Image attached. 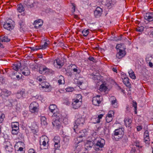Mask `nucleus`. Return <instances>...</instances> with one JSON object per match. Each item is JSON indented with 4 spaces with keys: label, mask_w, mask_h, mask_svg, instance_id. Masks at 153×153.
<instances>
[{
    "label": "nucleus",
    "mask_w": 153,
    "mask_h": 153,
    "mask_svg": "<svg viewBox=\"0 0 153 153\" xmlns=\"http://www.w3.org/2000/svg\"><path fill=\"white\" fill-rule=\"evenodd\" d=\"M94 146V148L96 151L101 150L105 144V140L100 137L95 138L93 141Z\"/></svg>",
    "instance_id": "1"
},
{
    "label": "nucleus",
    "mask_w": 153,
    "mask_h": 153,
    "mask_svg": "<svg viewBox=\"0 0 153 153\" xmlns=\"http://www.w3.org/2000/svg\"><path fill=\"white\" fill-rule=\"evenodd\" d=\"M124 129L122 128L116 129L114 131L113 137L115 140L118 141L123 137L124 134Z\"/></svg>",
    "instance_id": "2"
},
{
    "label": "nucleus",
    "mask_w": 153,
    "mask_h": 153,
    "mask_svg": "<svg viewBox=\"0 0 153 153\" xmlns=\"http://www.w3.org/2000/svg\"><path fill=\"white\" fill-rule=\"evenodd\" d=\"M59 115V113H54L52 116V117H53L52 122V125L56 127L59 129L61 127Z\"/></svg>",
    "instance_id": "3"
},
{
    "label": "nucleus",
    "mask_w": 153,
    "mask_h": 153,
    "mask_svg": "<svg viewBox=\"0 0 153 153\" xmlns=\"http://www.w3.org/2000/svg\"><path fill=\"white\" fill-rule=\"evenodd\" d=\"M85 120L84 118L81 117L77 118L75 121L73 127L74 130L78 128H82Z\"/></svg>",
    "instance_id": "4"
},
{
    "label": "nucleus",
    "mask_w": 153,
    "mask_h": 153,
    "mask_svg": "<svg viewBox=\"0 0 153 153\" xmlns=\"http://www.w3.org/2000/svg\"><path fill=\"white\" fill-rule=\"evenodd\" d=\"M14 22L12 20H7L4 22L3 25L4 28L9 31H11L14 27Z\"/></svg>",
    "instance_id": "5"
},
{
    "label": "nucleus",
    "mask_w": 153,
    "mask_h": 153,
    "mask_svg": "<svg viewBox=\"0 0 153 153\" xmlns=\"http://www.w3.org/2000/svg\"><path fill=\"white\" fill-rule=\"evenodd\" d=\"M19 126L18 122H12L11 123V133L13 134L16 135L18 134L19 131Z\"/></svg>",
    "instance_id": "6"
},
{
    "label": "nucleus",
    "mask_w": 153,
    "mask_h": 153,
    "mask_svg": "<svg viewBox=\"0 0 153 153\" xmlns=\"http://www.w3.org/2000/svg\"><path fill=\"white\" fill-rule=\"evenodd\" d=\"M38 104L36 102H32L29 106L30 111L33 113L37 112L39 111Z\"/></svg>",
    "instance_id": "7"
},
{
    "label": "nucleus",
    "mask_w": 153,
    "mask_h": 153,
    "mask_svg": "<svg viewBox=\"0 0 153 153\" xmlns=\"http://www.w3.org/2000/svg\"><path fill=\"white\" fill-rule=\"evenodd\" d=\"M121 46L122 45L120 44H117L116 46V48L117 49H119V51L116 55V57L119 59L124 56L126 54L124 51L120 49L121 48Z\"/></svg>",
    "instance_id": "8"
},
{
    "label": "nucleus",
    "mask_w": 153,
    "mask_h": 153,
    "mask_svg": "<svg viewBox=\"0 0 153 153\" xmlns=\"http://www.w3.org/2000/svg\"><path fill=\"white\" fill-rule=\"evenodd\" d=\"M82 129V128H78L74 130L76 133L78 134V136L83 137L86 135L87 132L86 130L81 129Z\"/></svg>",
    "instance_id": "9"
},
{
    "label": "nucleus",
    "mask_w": 153,
    "mask_h": 153,
    "mask_svg": "<svg viewBox=\"0 0 153 153\" xmlns=\"http://www.w3.org/2000/svg\"><path fill=\"white\" fill-rule=\"evenodd\" d=\"M102 10L100 7H97L94 12L95 17L96 18L100 17L102 14Z\"/></svg>",
    "instance_id": "10"
},
{
    "label": "nucleus",
    "mask_w": 153,
    "mask_h": 153,
    "mask_svg": "<svg viewBox=\"0 0 153 153\" xmlns=\"http://www.w3.org/2000/svg\"><path fill=\"white\" fill-rule=\"evenodd\" d=\"M81 102L78 99L74 100L72 103L73 108L74 109H77L81 106Z\"/></svg>",
    "instance_id": "11"
},
{
    "label": "nucleus",
    "mask_w": 153,
    "mask_h": 153,
    "mask_svg": "<svg viewBox=\"0 0 153 153\" xmlns=\"http://www.w3.org/2000/svg\"><path fill=\"white\" fill-rule=\"evenodd\" d=\"M100 95H97L96 96L93 97L92 102L95 105L98 106L101 103V101L100 100Z\"/></svg>",
    "instance_id": "12"
},
{
    "label": "nucleus",
    "mask_w": 153,
    "mask_h": 153,
    "mask_svg": "<svg viewBox=\"0 0 153 153\" xmlns=\"http://www.w3.org/2000/svg\"><path fill=\"white\" fill-rule=\"evenodd\" d=\"M4 147L7 151L9 152H11L13 151V147L10 143L9 142L4 143Z\"/></svg>",
    "instance_id": "13"
},
{
    "label": "nucleus",
    "mask_w": 153,
    "mask_h": 153,
    "mask_svg": "<svg viewBox=\"0 0 153 153\" xmlns=\"http://www.w3.org/2000/svg\"><path fill=\"white\" fill-rule=\"evenodd\" d=\"M30 128L32 132L34 134H36L38 131V127L35 122L32 123Z\"/></svg>",
    "instance_id": "14"
},
{
    "label": "nucleus",
    "mask_w": 153,
    "mask_h": 153,
    "mask_svg": "<svg viewBox=\"0 0 153 153\" xmlns=\"http://www.w3.org/2000/svg\"><path fill=\"white\" fill-rule=\"evenodd\" d=\"M145 19L151 22L153 21V12L146 13L144 15Z\"/></svg>",
    "instance_id": "15"
},
{
    "label": "nucleus",
    "mask_w": 153,
    "mask_h": 153,
    "mask_svg": "<svg viewBox=\"0 0 153 153\" xmlns=\"http://www.w3.org/2000/svg\"><path fill=\"white\" fill-rule=\"evenodd\" d=\"M11 93L10 91L5 89H3L1 90V96L3 98L5 97H8V96L11 94Z\"/></svg>",
    "instance_id": "16"
},
{
    "label": "nucleus",
    "mask_w": 153,
    "mask_h": 153,
    "mask_svg": "<svg viewBox=\"0 0 153 153\" xmlns=\"http://www.w3.org/2000/svg\"><path fill=\"white\" fill-rule=\"evenodd\" d=\"M42 24V21L40 19L35 20L33 23V25H34V27L36 28H37L40 27Z\"/></svg>",
    "instance_id": "17"
},
{
    "label": "nucleus",
    "mask_w": 153,
    "mask_h": 153,
    "mask_svg": "<svg viewBox=\"0 0 153 153\" xmlns=\"http://www.w3.org/2000/svg\"><path fill=\"white\" fill-rule=\"evenodd\" d=\"M111 105L114 108H117V101L115 97L114 96H111L110 99Z\"/></svg>",
    "instance_id": "18"
},
{
    "label": "nucleus",
    "mask_w": 153,
    "mask_h": 153,
    "mask_svg": "<svg viewBox=\"0 0 153 153\" xmlns=\"http://www.w3.org/2000/svg\"><path fill=\"white\" fill-rule=\"evenodd\" d=\"M25 94V91L24 90H21L16 93V97L18 99H22L24 98Z\"/></svg>",
    "instance_id": "19"
},
{
    "label": "nucleus",
    "mask_w": 153,
    "mask_h": 153,
    "mask_svg": "<svg viewBox=\"0 0 153 153\" xmlns=\"http://www.w3.org/2000/svg\"><path fill=\"white\" fill-rule=\"evenodd\" d=\"M125 126L126 127H130L132 123V120L131 118L126 117L124 120Z\"/></svg>",
    "instance_id": "20"
},
{
    "label": "nucleus",
    "mask_w": 153,
    "mask_h": 153,
    "mask_svg": "<svg viewBox=\"0 0 153 153\" xmlns=\"http://www.w3.org/2000/svg\"><path fill=\"white\" fill-rule=\"evenodd\" d=\"M80 137V136H79L75 139V142L76 144L75 146V147L76 148H76L79 146V148L80 147L79 145L78 146L77 145L80 143L82 142V137Z\"/></svg>",
    "instance_id": "21"
},
{
    "label": "nucleus",
    "mask_w": 153,
    "mask_h": 153,
    "mask_svg": "<svg viewBox=\"0 0 153 153\" xmlns=\"http://www.w3.org/2000/svg\"><path fill=\"white\" fill-rule=\"evenodd\" d=\"M132 147H135V149H137L139 151H141L142 149V146L139 142H136L132 146Z\"/></svg>",
    "instance_id": "22"
},
{
    "label": "nucleus",
    "mask_w": 153,
    "mask_h": 153,
    "mask_svg": "<svg viewBox=\"0 0 153 153\" xmlns=\"http://www.w3.org/2000/svg\"><path fill=\"white\" fill-rule=\"evenodd\" d=\"M49 142L48 138L47 139V140L45 141L44 142H40V148L41 149H45V147H46L47 145V143H48Z\"/></svg>",
    "instance_id": "23"
},
{
    "label": "nucleus",
    "mask_w": 153,
    "mask_h": 153,
    "mask_svg": "<svg viewBox=\"0 0 153 153\" xmlns=\"http://www.w3.org/2000/svg\"><path fill=\"white\" fill-rule=\"evenodd\" d=\"M10 41V39L7 36H2L0 37V42H8Z\"/></svg>",
    "instance_id": "24"
},
{
    "label": "nucleus",
    "mask_w": 153,
    "mask_h": 153,
    "mask_svg": "<svg viewBox=\"0 0 153 153\" xmlns=\"http://www.w3.org/2000/svg\"><path fill=\"white\" fill-rule=\"evenodd\" d=\"M50 111L52 113H55V111L57 109V106L55 104H51L49 108Z\"/></svg>",
    "instance_id": "25"
},
{
    "label": "nucleus",
    "mask_w": 153,
    "mask_h": 153,
    "mask_svg": "<svg viewBox=\"0 0 153 153\" xmlns=\"http://www.w3.org/2000/svg\"><path fill=\"white\" fill-rule=\"evenodd\" d=\"M30 73V71L27 67H25L24 69V70H22V74L25 76H27L29 75Z\"/></svg>",
    "instance_id": "26"
},
{
    "label": "nucleus",
    "mask_w": 153,
    "mask_h": 153,
    "mask_svg": "<svg viewBox=\"0 0 153 153\" xmlns=\"http://www.w3.org/2000/svg\"><path fill=\"white\" fill-rule=\"evenodd\" d=\"M123 82L125 85L127 87H129L131 85V84L129 80L128 77H124L123 80Z\"/></svg>",
    "instance_id": "27"
},
{
    "label": "nucleus",
    "mask_w": 153,
    "mask_h": 153,
    "mask_svg": "<svg viewBox=\"0 0 153 153\" xmlns=\"http://www.w3.org/2000/svg\"><path fill=\"white\" fill-rule=\"evenodd\" d=\"M58 82L59 85L65 84L64 78L63 76L62 75L60 76L58 78Z\"/></svg>",
    "instance_id": "28"
},
{
    "label": "nucleus",
    "mask_w": 153,
    "mask_h": 153,
    "mask_svg": "<svg viewBox=\"0 0 153 153\" xmlns=\"http://www.w3.org/2000/svg\"><path fill=\"white\" fill-rule=\"evenodd\" d=\"M41 124L42 126H45L47 125L46 119L44 116L41 117Z\"/></svg>",
    "instance_id": "29"
},
{
    "label": "nucleus",
    "mask_w": 153,
    "mask_h": 153,
    "mask_svg": "<svg viewBox=\"0 0 153 153\" xmlns=\"http://www.w3.org/2000/svg\"><path fill=\"white\" fill-rule=\"evenodd\" d=\"M42 88H48L50 86L49 84L47 82H44L42 83L41 85Z\"/></svg>",
    "instance_id": "30"
},
{
    "label": "nucleus",
    "mask_w": 153,
    "mask_h": 153,
    "mask_svg": "<svg viewBox=\"0 0 153 153\" xmlns=\"http://www.w3.org/2000/svg\"><path fill=\"white\" fill-rule=\"evenodd\" d=\"M45 79V76L42 75L38 76L36 78L37 80L39 82H42V83L44 82Z\"/></svg>",
    "instance_id": "31"
},
{
    "label": "nucleus",
    "mask_w": 153,
    "mask_h": 153,
    "mask_svg": "<svg viewBox=\"0 0 153 153\" xmlns=\"http://www.w3.org/2000/svg\"><path fill=\"white\" fill-rule=\"evenodd\" d=\"M129 75L130 77L133 79H136V76L135 75L134 72L132 70H130L128 72Z\"/></svg>",
    "instance_id": "32"
},
{
    "label": "nucleus",
    "mask_w": 153,
    "mask_h": 153,
    "mask_svg": "<svg viewBox=\"0 0 153 153\" xmlns=\"http://www.w3.org/2000/svg\"><path fill=\"white\" fill-rule=\"evenodd\" d=\"M19 24L20 26V28H22L25 25V18L24 17H22L21 19L19 22Z\"/></svg>",
    "instance_id": "33"
},
{
    "label": "nucleus",
    "mask_w": 153,
    "mask_h": 153,
    "mask_svg": "<svg viewBox=\"0 0 153 153\" xmlns=\"http://www.w3.org/2000/svg\"><path fill=\"white\" fill-rule=\"evenodd\" d=\"M17 7V10L19 12L21 13L24 11V9L21 4L18 5Z\"/></svg>",
    "instance_id": "34"
},
{
    "label": "nucleus",
    "mask_w": 153,
    "mask_h": 153,
    "mask_svg": "<svg viewBox=\"0 0 153 153\" xmlns=\"http://www.w3.org/2000/svg\"><path fill=\"white\" fill-rule=\"evenodd\" d=\"M55 62H56L57 65L59 66V68L62 67L63 65V63L59 59H55V61H54V64H55Z\"/></svg>",
    "instance_id": "35"
},
{
    "label": "nucleus",
    "mask_w": 153,
    "mask_h": 153,
    "mask_svg": "<svg viewBox=\"0 0 153 153\" xmlns=\"http://www.w3.org/2000/svg\"><path fill=\"white\" fill-rule=\"evenodd\" d=\"M20 63H15L14 64L13 66V69L14 70L16 71H18L20 67Z\"/></svg>",
    "instance_id": "36"
},
{
    "label": "nucleus",
    "mask_w": 153,
    "mask_h": 153,
    "mask_svg": "<svg viewBox=\"0 0 153 153\" xmlns=\"http://www.w3.org/2000/svg\"><path fill=\"white\" fill-rule=\"evenodd\" d=\"M37 3L34 2L33 3H31V4H29L28 3L27 5L28 7L32 8L36 7L37 6Z\"/></svg>",
    "instance_id": "37"
},
{
    "label": "nucleus",
    "mask_w": 153,
    "mask_h": 153,
    "mask_svg": "<svg viewBox=\"0 0 153 153\" xmlns=\"http://www.w3.org/2000/svg\"><path fill=\"white\" fill-rule=\"evenodd\" d=\"M107 89V87L103 84H102L100 86V90L101 91H105Z\"/></svg>",
    "instance_id": "38"
},
{
    "label": "nucleus",
    "mask_w": 153,
    "mask_h": 153,
    "mask_svg": "<svg viewBox=\"0 0 153 153\" xmlns=\"http://www.w3.org/2000/svg\"><path fill=\"white\" fill-rule=\"evenodd\" d=\"M103 115L102 114H100L98 115V117H96V119H97V121H95L94 123H99L100 122V120L102 118Z\"/></svg>",
    "instance_id": "39"
},
{
    "label": "nucleus",
    "mask_w": 153,
    "mask_h": 153,
    "mask_svg": "<svg viewBox=\"0 0 153 153\" xmlns=\"http://www.w3.org/2000/svg\"><path fill=\"white\" fill-rule=\"evenodd\" d=\"M49 43L46 42H45L43 45H40V49H45L48 47L49 45Z\"/></svg>",
    "instance_id": "40"
},
{
    "label": "nucleus",
    "mask_w": 153,
    "mask_h": 153,
    "mask_svg": "<svg viewBox=\"0 0 153 153\" xmlns=\"http://www.w3.org/2000/svg\"><path fill=\"white\" fill-rule=\"evenodd\" d=\"M139 150L137 149H135V147H132L130 151V153H138Z\"/></svg>",
    "instance_id": "41"
},
{
    "label": "nucleus",
    "mask_w": 153,
    "mask_h": 153,
    "mask_svg": "<svg viewBox=\"0 0 153 153\" xmlns=\"http://www.w3.org/2000/svg\"><path fill=\"white\" fill-rule=\"evenodd\" d=\"M89 33V31L88 30H83L82 31V34L83 36H86Z\"/></svg>",
    "instance_id": "42"
},
{
    "label": "nucleus",
    "mask_w": 153,
    "mask_h": 153,
    "mask_svg": "<svg viewBox=\"0 0 153 153\" xmlns=\"http://www.w3.org/2000/svg\"><path fill=\"white\" fill-rule=\"evenodd\" d=\"M48 137L46 136H42L40 138L39 142H44L45 140L47 141Z\"/></svg>",
    "instance_id": "43"
},
{
    "label": "nucleus",
    "mask_w": 153,
    "mask_h": 153,
    "mask_svg": "<svg viewBox=\"0 0 153 153\" xmlns=\"http://www.w3.org/2000/svg\"><path fill=\"white\" fill-rule=\"evenodd\" d=\"M144 27L143 26H141L138 27L136 28V30L137 31L139 32H142L144 30Z\"/></svg>",
    "instance_id": "44"
},
{
    "label": "nucleus",
    "mask_w": 153,
    "mask_h": 153,
    "mask_svg": "<svg viewBox=\"0 0 153 153\" xmlns=\"http://www.w3.org/2000/svg\"><path fill=\"white\" fill-rule=\"evenodd\" d=\"M32 51H38L39 50L41 49L39 46H36L34 47H30L29 48Z\"/></svg>",
    "instance_id": "45"
},
{
    "label": "nucleus",
    "mask_w": 153,
    "mask_h": 153,
    "mask_svg": "<svg viewBox=\"0 0 153 153\" xmlns=\"http://www.w3.org/2000/svg\"><path fill=\"white\" fill-rule=\"evenodd\" d=\"M54 141L55 143H60V137L58 136H56L54 138Z\"/></svg>",
    "instance_id": "46"
},
{
    "label": "nucleus",
    "mask_w": 153,
    "mask_h": 153,
    "mask_svg": "<svg viewBox=\"0 0 153 153\" xmlns=\"http://www.w3.org/2000/svg\"><path fill=\"white\" fill-rule=\"evenodd\" d=\"M81 79H80L78 80L77 81V83L78 85L80 86L82 85V83L84 82L85 79H84L82 78H81Z\"/></svg>",
    "instance_id": "47"
},
{
    "label": "nucleus",
    "mask_w": 153,
    "mask_h": 153,
    "mask_svg": "<svg viewBox=\"0 0 153 153\" xmlns=\"http://www.w3.org/2000/svg\"><path fill=\"white\" fill-rule=\"evenodd\" d=\"M114 112L113 111H109L106 117L112 118V116H114Z\"/></svg>",
    "instance_id": "48"
},
{
    "label": "nucleus",
    "mask_w": 153,
    "mask_h": 153,
    "mask_svg": "<svg viewBox=\"0 0 153 153\" xmlns=\"http://www.w3.org/2000/svg\"><path fill=\"white\" fill-rule=\"evenodd\" d=\"M112 119L113 118H111L108 117H106V123H105L106 126H107V125L108 124V123H109L112 120Z\"/></svg>",
    "instance_id": "49"
},
{
    "label": "nucleus",
    "mask_w": 153,
    "mask_h": 153,
    "mask_svg": "<svg viewBox=\"0 0 153 153\" xmlns=\"http://www.w3.org/2000/svg\"><path fill=\"white\" fill-rule=\"evenodd\" d=\"M128 138L126 136H124L122 138V141L123 143H127L128 142Z\"/></svg>",
    "instance_id": "50"
},
{
    "label": "nucleus",
    "mask_w": 153,
    "mask_h": 153,
    "mask_svg": "<svg viewBox=\"0 0 153 153\" xmlns=\"http://www.w3.org/2000/svg\"><path fill=\"white\" fill-rule=\"evenodd\" d=\"M144 141L146 144L149 145L150 143V139L149 137H144Z\"/></svg>",
    "instance_id": "51"
},
{
    "label": "nucleus",
    "mask_w": 153,
    "mask_h": 153,
    "mask_svg": "<svg viewBox=\"0 0 153 153\" xmlns=\"http://www.w3.org/2000/svg\"><path fill=\"white\" fill-rule=\"evenodd\" d=\"M93 143L91 141H88L86 145L87 147H89V148H91L93 146Z\"/></svg>",
    "instance_id": "52"
},
{
    "label": "nucleus",
    "mask_w": 153,
    "mask_h": 153,
    "mask_svg": "<svg viewBox=\"0 0 153 153\" xmlns=\"http://www.w3.org/2000/svg\"><path fill=\"white\" fill-rule=\"evenodd\" d=\"M45 68L46 67H44L40 68L39 70V72L42 74H44L45 71Z\"/></svg>",
    "instance_id": "53"
},
{
    "label": "nucleus",
    "mask_w": 153,
    "mask_h": 153,
    "mask_svg": "<svg viewBox=\"0 0 153 153\" xmlns=\"http://www.w3.org/2000/svg\"><path fill=\"white\" fill-rule=\"evenodd\" d=\"M65 90L67 92H71L73 91L74 90V89L72 87H68Z\"/></svg>",
    "instance_id": "54"
},
{
    "label": "nucleus",
    "mask_w": 153,
    "mask_h": 153,
    "mask_svg": "<svg viewBox=\"0 0 153 153\" xmlns=\"http://www.w3.org/2000/svg\"><path fill=\"white\" fill-rule=\"evenodd\" d=\"M149 137V132L147 130H146L144 133V137Z\"/></svg>",
    "instance_id": "55"
},
{
    "label": "nucleus",
    "mask_w": 153,
    "mask_h": 153,
    "mask_svg": "<svg viewBox=\"0 0 153 153\" xmlns=\"http://www.w3.org/2000/svg\"><path fill=\"white\" fill-rule=\"evenodd\" d=\"M73 71L75 72L76 74H79L80 71L79 70H78L76 68H74L73 69Z\"/></svg>",
    "instance_id": "56"
},
{
    "label": "nucleus",
    "mask_w": 153,
    "mask_h": 153,
    "mask_svg": "<svg viewBox=\"0 0 153 153\" xmlns=\"http://www.w3.org/2000/svg\"><path fill=\"white\" fill-rule=\"evenodd\" d=\"M60 146V143H55L54 144V147L55 149H58Z\"/></svg>",
    "instance_id": "57"
},
{
    "label": "nucleus",
    "mask_w": 153,
    "mask_h": 153,
    "mask_svg": "<svg viewBox=\"0 0 153 153\" xmlns=\"http://www.w3.org/2000/svg\"><path fill=\"white\" fill-rule=\"evenodd\" d=\"M24 138V136L23 134L19 133L18 135V138L19 139H23Z\"/></svg>",
    "instance_id": "58"
},
{
    "label": "nucleus",
    "mask_w": 153,
    "mask_h": 153,
    "mask_svg": "<svg viewBox=\"0 0 153 153\" xmlns=\"http://www.w3.org/2000/svg\"><path fill=\"white\" fill-rule=\"evenodd\" d=\"M88 59L91 61L93 62H96V60L94 59V58L91 56H90L88 58Z\"/></svg>",
    "instance_id": "59"
},
{
    "label": "nucleus",
    "mask_w": 153,
    "mask_h": 153,
    "mask_svg": "<svg viewBox=\"0 0 153 153\" xmlns=\"http://www.w3.org/2000/svg\"><path fill=\"white\" fill-rule=\"evenodd\" d=\"M98 76V75H94L92 77L93 79L95 80H98V79H98V78H99V77Z\"/></svg>",
    "instance_id": "60"
},
{
    "label": "nucleus",
    "mask_w": 153,
    "mask_h": 153,
    "mask_svg": "<svg viewBox=\"0 0 153 153\" xmlns=\"http://www.w3.org/2000/svg\"><path fill=\"white\" fill-rule=\"evenodd\" d=\"M142 128V126H138L137 127V129L138 131H140Z\"/></svg>",
    "instance_id": "61"
},
{
    "label": "nucleus",
    "mask_w": 153,
    "mask_h": 153,
    "mask_svg": "<svg viewBox=\"0 0 153 153\" xmlns=\"http://www.w3.org/2000/svg\"><path fill=\"white\" fill-rule=\"evenodd\" d=\"M152 58V57L151 56H147L146 59V61L147 62H149V61H150V58Z\"/></svg>",
    "instance_id": "62"
},
{
    "label": "nucleus",
    "mask_w": 153,
    "mask_h": 153,
    "mask_svg": "<svg viewBox=\"0 0 153 153\" xmlns=\"http://www.w3.org/2000/svg\"><path fill=\"white\" fill-rule=\"evenodd\" d=\"M49 72H50L49 69L46 67L45 71L44 74H48V73Z\"/></svg>",
    "instance_id": "63"
},
{
    "label": "nucleus",
    "mask_w": 153,
    "mask_h": 153,
    "mask_svg": "<svg viewBox=\"0 0 153 153\" xmlns=\"http://www.w3.org/2000/svg\"><path fill=\"white\" fill-rule=\"evenodd\" d=\"M28 153H36L33 149H30L28 151Z\"/></svg>",
    "instance_id": "64"
}]
</instances>
